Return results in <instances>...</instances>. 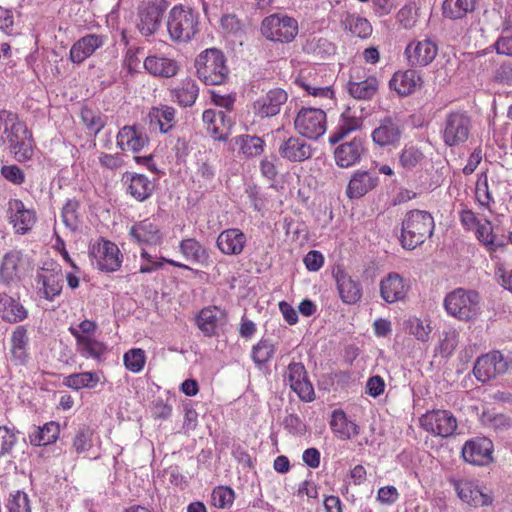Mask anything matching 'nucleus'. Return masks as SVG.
I'll list each match as a JSON object with an SVG mask.
<instances>
[{"mask_svg": "<svg viewBox=\"0 0 512 512\" xmlns=\"http://www.w3.org/2000/svg\"><path fill=\"white\" fill-rule=\"evenodd\" d=\"M94 429L89 425L78 428L72 440V448L77 454L89 451L93 447Z\"/></svg>", "mask_w": 512, "mask_h": 512, "instance_id": "obj_54", "label": "nucleus"}, {"mask_svg": "<svg viewBox=\"0 0 512 512\" xmlns=\"http://www.w3.org/2000/svg\"><path fill=\"white\" fill-rule=\"evenodd\" d=\"M197 77L206 85H220L228 78L226 58L222 51L209 48L195 59Z\"/></svg>", "mask_w": 512, "mask_h": 512, "instance_id": "obj_4", "label": "nucleus"}, {"mask_svg": "<svg viewBox=\"0 0 512 512\" xmlns=\"http://www.w3.org/2000/svg\"><path fill=\"white\" fill-rule=\"evenodd\" d=\"M28 316L27 309L20 303L19 298H14L4 292H0V317L9 323H18Z\"/></svg>", "mask_w": 512, "mask_h": 512, "instance_id": "obj_39", "label": "nucleus"}, {"mask_svg": "<svg viewBox=\"0 0 512 512\" xmlns=\"http://www.w3.org/2000/svg\"><path fill=\"white\" fill-rule=\"evenodd\" d=\"M509 364L500 351H491L477 358L473 373L476 379L482 383L504 374Z\"/></svg>", "mask_w": 512, "mask_h": 512, "instance_id": "obj_13", "label": "nucleus"}, {"mask_svg": "<svg viewBox=\"0 0 512 512\" xmlns=\"http://www.w3.org/2000/svg\"><path fill=\"white\" fill-rule=\"evenodd\" d=\"M89 257L98 270L107 273L118 271L124 258L119 247L104 238H99L90 244Z\"/></svg>", "mask_w": 512, "mask_h": 512, "instance_id": "obj_9", "label": "nucleus"}, {"mask_svg": "<svg viewBox=\"0 0 512 512\" xmlns=\"http://www.w3.org/2000/svg\"><path fill=\"white\" fill-rule=\"evenodd\" d=\"M404 53L411 67H426L436 58L438 45L429 38L414 40L406 46Z\"/></svg>", "mask_w": 512, "mask_h": 512, "instance_id": "obj_15", "label": "nucleus"}, {"mask_svg": "<svg viewBox=\"0 0 512 512\" xmlns=\"http://www.w3.org/2000/svg\"><path fill=\"white\" fill-rule=\"evenodd\" d=\"M287 99L288 95L284 90L279 88L269 90L254 103V112L260 118L273 117L280 112Z\"/></svg>", "mask_w": 512, "mask_h": 512, "instance_id": "obj_28", "label": "nucleus"}, {"mask_svg": "<svg viewBox=\"0 0 512 512\" xmlns=\"http://www.w3.org/2000/svg\"><path fill=\"white\" fill-rule=\"evenodd\" d=\"M362 120L351 114L350 110H346L340 116L339 122L329 136V142L336 144L343 140L350 133L361 128Z\"/></svg>", "mask_w": 512, "mask_h": 512, "instance_id": "obj_43", "label": "nucleus"}, {"mask_svg": "<svg viewBox=\"0 0 512 512\" xmlns=\"http://www.w3.org/2000/svg\"><path fill=\"white\" fill-rule=\"evenodd\" d=\"M140 256H141V259L146 261V263L142 264L139 268V272L142 274L151 273L155 270H158L163 267L164 263H167L173 267H177V268L184 269V270H190V271L193 270L190 266H188L184 263L175 261L173 259L160 257L158 260H156L145 249H142Z\"/></svg>", "mask_w": 512, "mask_h": 512, "instance_id": "obj_52", "label": "nucleus"}, {"mask_svg": "<svg viewBox=\"0 0 512 512\" xmlns=\"http://www.w3.org/2000/svg\"><path fill=\"white\" fill-rule=\"evenodd\" d=\"M145 70L156 77L171 78L179 71L176 60L158 55H148L144 60Z\"/></svg>", "mask_w": 512, "mask_h": 512, "instance_id": "obj_36", "label": "nucleus"}, {"mask_svg": "<svg viewBox=\"0 0 512 512\" xmlns=\"http://www.w3.org/2000/svg\"><path fill=\"white\" fill-rule=\"evenodd\" d=\"M406 328L408 329L409 334L413 335L417 340L422 342L428 341L431 333L429 323L416 316H412L406 321Z\"/></svg>", "mask_w": 512, "mask_h": 512, "instance_id": "obj_59", "label": "nucleus"}, {"mask_svg": "<svg viewBox=\"0 0 512 512\" xmlns=\"http://www.w3.org/2000/svg\"><path fill=\"white\" fill-rule=\"evenodd\" d=\"M179 251L189 262L207 266L210 255L208 249L195 238H185L179 243Z\"/></svg>", "mask_w": 512, "mask_h": 512, "instance_id": "obj_41", "label": "nucleus"}, {"mask_svg": "<svg viewBox=\"0 0 512 512\" xmlns=\"http://www.w3.org/2000/svg\"><path fill=\"white\" fill-rule=\"evenodd\" d=\"M1 176L14 185H22L25 182V174L17 165H3L0 169Z\"/></svg>", "mask_w": 512, "mask_h": 512, "instance_id": "obj_64", "label": "nucleus"}, {"mask_svg": "<svg viewBox=\"0 0 512 512\" xmlns=\"http://www.w3.org/2000/svg\"><path fill=\"white\" fill-rule=\"evenodd\" d=\"M100 382V377L96 372H81L70 374L63 379V385L73 389L80 390L83 388L93 389Z\"/></svg>", "mask_w": 512, "mask_h": 512, "instance_id": "obj_51", "label": "nucleus"}, {"mask_svg": "<svg viewBox=\"0 0 512 512\" xmlns=\"http://www.w3.org/2000/svg\"><path fill=\"white\" fill-rule=\"evenodd\" d=\"M233 142L239 148V154L245 158L257 157L264 151L265 143L257 136L240 135Z\"/></svg>", "mask_w": 512, "mask_h": 512, "instance_id": "obj_49", "label": "nucleus"}, {"mask_svg": "<svg viewBox=\"0 0 512 512\" xmlns=\"http://www.w3.org/2000/svg\"><path fill=\"white\" fill-rule=\"evenodd\" d=\"M224 317V312L218 306L204 307L197 316L198 328L206 335L216 334L218 321Z\"/></svg>", "mask_w": 512, "mask_h": 512, "instance_id": "obj_47", "label": "nucleus"}, {"mask_svg": "<svg viewBox=\"0 0 512 512\" xmlns=\"http://www.w3.org/2000/svg\"><path fill=\"white\" fill-rule=\"evenodd\" d=\"M98 324L85 319L77 327L70 326L69 332L75 338L76 350L84 358L100 360L108 351L106 343L95 338Z\"/></svg>", "mask_w": 512, "mask_h": 512, "instance_id": "obj_5", "label": "nucleus"}, {"mask_svg": "<svg viewBox=\"0 0 512 512\" xmlns=\"http://www.w3.org/2000/svg\"><path fill=\"white\" fill-rule=\"evenodd\" d=\"M286 379L290 388L305 402L314 400V388L307 378V373L302 363L292 362L288 365Z\"/></svg>", "mask_w": 512, "mask_h": 512, "instance_id": "obj_20", "label": "nucleus"}, {"mask_svg": "<svg viewBox=\"0 0 512 512\" xmlns=\"http://www.w3.org/2000/svg\"><path fill=\"white\" fill-rule=\"evenodd\" d=\"M314 75H317L316 71H301L300 75L295 79V83L304 89L309 95L332 99L334 97V92L331 87L319 85L315 78L310 80Z\"/></svg>", "mask_w": 512, "mask_h": 512, "instance_id": "obj_45", "label": "nucleus"}, {"mask_svg": "<svg viewBox=\"0 0 512 512\" xmlns=\"http://www.w3.org/2000/svg\"><path fill=\"white\" fill-rule=\"evenodd\" d=\"M175 109L170 106L155 107L149 113L150 124L160 132L167 133L175 124Z\"/></svg>", "mask_w": 512, "mask_h": 512, "instance_id": "obj_48", "label": "nucleus"}, {"mask_svg": "<svg viewBox=\"0 0 512 512\" xmlns=\"http://www.w3.org/2000/svg\"><path fill=\"white\" fill-rule=\"evenodd\" d=\"M260 32L269 41L282 44L291 43L298 35L299 24L294 17L274 13L262 20Z\"/></svg>", "mask_w": 512, "mask_h": 512, "instance_id": "obj_7", "label": "nucleus"}, {"mask_svg": "<svg viewBox=\"0 0 512 512\" xmlns=\"http://www.w3.org/2000/svg\"><path fill=\"white\" fill-rule=\"evenodd\" d=\"M476 0H444L442 13L445 18L458 20L475 9Z\"/></svg>", "mask_w": 512, "mask_h": 512, "instance_id": "obj_50", "label": "nucleus"}, {"mask_svg": "<svg viewBox=\"0 0 512 512\" xmlns=\"http://www.w3.org/2000/svg\"><path fill=\"white\" fill-rule=\"evenodd\" d=\"M408 290L404 278L396 272L389 273L380 281V295L389 304L404 300Z\"/></svg>", "mask_w": 512, "mask_h": 512, "instance_id": "obj_26", "label": "nucleus"}, {"mask_svg": "<svg viewBox=\"0 0 512 512\" xmlns=\"http://www.w3.org/2000/svg\"><path fill=\"white\" fill-rule=\"evenodd\" d=\"M129 236L139 245L160 246L163 243V233L155 217L135 222L129 229Z\"/></svg>", "mask_w": 512, "mask_h": 512, "instance_id": "obj_16", "label": "nucleus"}, {"mask_svg": "<svg viewBox=\"0 0 512 512\" xmlns=\"http://www.w3.org/2000/svg\"><path fill=\"white\" fill-rule=\"evenodd\" d=\"M443 305L450 316L460 321H473L481 312L482 297L476 290L456 288L445 296Z\"/></svg>", "mask_w": 512, "mask_h": 512, "instance_id": "obj_3", "label": "nucleus"}, {"mask_svg": "<svg viewBox=\"0 0 512 512\" xmlns=\"http://www.w3.org/2000/svg\"><path fill=\"white\" fill-rule=\"evenodd\" d=\"M175 102L180 106H192L199 94V88L195 80L190 77L182 79L180 83L171 91Z\"/></svg>", "mask_w": 512, "mask_h": 512, "instance_id": "obj_44", "label": "nucleus"}, {"mask_svg": "<svg viewBox=\"0 0 512 512\" xmlns=\"http://www.w3.org/2000/svg\"><path fill=\"white\" fill-rule=\"evenodd\" d=\"M435 228L433 216L424 210H410L402 220V246L413 250L431 237Z\"/></svg>", "mask_w": 512, "mask_h": 512, "instance_id": "obj_2", "label": "nucleus"}, {"mask_svg": "<svg viewBox=\"0 0 512 512\" xmlns=\"http://www.w3.org/2000/svg\"><path fill=\"white\" fill-rule=\"evenodd\" d=\"M403 134L399 120L393 116H385L380 119L377 127L372 131V141L380 146H397Z\"/></svg>", "mask_w": 512, "mask_h": 512, "instance_id": "obj_17", "label": "nucleus"}, {"mask_svg": "<svg viewBox=\"0 0 512 512\" xmlns=\"http://www.w3.org/2000/svg\"><path fill=\"white\" fill-rule=\"evenodd\" d=\"M117 146L122 151H130L137 153L141 151L147 144V137L139 131L135 126H124L117 134Z\"/></svg>", "mask_w": 512, "mask_h": 512, "instance_id": "obj_37", "label": "nucleus"}, {"mask_svg": "<svg viewBox=\"0 0 512 512\" xmlns=\"http://www.w3.org/2000/svg\"><path fill=\"white\" fill-rule=\"evenodd\" d=\"M105 37L98 34H88L77 40L70 48L69 59L75 64L83 63L93 53L102 47Z\"/></svg>", "mask_w": 512, "mask_h": 512, "instance_id": "obj_31", "label": "nucleus"}, {"mask_svg": "<svg viewBox=\"0 0 512 512\" xmlns=\"http://www.w3.org/2000/svg\"><path fill=\"white\" fill-rule=\"evenodd\" d=\"M474 231L476 239L488 252L491 260H494L496 257L495 254L498 250L505 249L507 247V244L503 240L499 239L494 233L492 223L488 219L485 223L478 225Z\"/></svg>", "mask_w": 512, "mask_h": 512, "instance_id": "obj_38", "label": "nucleus"}, {"mask_svg": "<svg viewBox=\"0 0 512 512\" xmlns=\"http://www.w3.org/2000/svg\"><path fill=\"white\" fill-rule=\"evenodd\" d=\"M364 142L360 137L337 146L334 150V159L337 166L349 168L357 164L364 153Z\"/></svg>", "mask_w": 512, "mask_h": 512, "instance_id": "obj_29", "label": "nucleus"}, {"mask_svg": "<svg viewBox=\"0 0 512 512\" xmlns=\"http://www.w3.org/2000/svg\"><path fill=\"white\" fill-rule=\"evenodd\" d=\"M329 426L334 436L343 441L358 436L360 432L359 426L342 409L332 411Z\"/></svg>", "mask_w": 512, "mask_h": 512, "instance_id": "obj_33", "label": "nucleus"}, {"mask_svg": "<svg viewBox=\"0 0 512 512\" xmlns=\"http://www.w3.org/2000/svg\"><path fill=\"white\" fill-rule=\"evenodd\" d=\"M279 154L290 162H303L312 157L313 149L298 137H290L279 146Z\"/></svg>", "mask_w": 512, "mask_h": 512, "instance_id": "obj_35", "label": "nucleus"}, {"mask_svg": "<svg viewBox=\"0 0 512 512\" xmlns=\"http://www.w3.org/2000/svg\"><path fill=\"white\" fill-rule=\"evenodd\" d=\"M64 274L61 268L45 269L42 268L36 276L38 293L48 301H53L58 297L63 288Z\"/></svg>", "mask_w": 512, "mask_h": 512, "instance_id": "obj_22", "label": "nucleus"}, {"mask_svg": "<svg viewBox=\"0 0 512 512\" xmlns=\"http://www.w3.org/2000/svg\"><path fill=\"white\" fill-rule=\"evenodd\" d=\"M419 425L424 431L433 436L448 438L457 430L458 421L449 410L433 409L421 415Z\"/></svg>", "mask_w": 512, "mask_h": 512, "instance_id": "obj_11", "label": "nucleus"}, {"mask_svg": "<svg viewBox=\"0 0 512 512\" xmlns=\"http://www.w3.org/2000/svg\"><path fill=\"white\" fill-rule=\"evenodd\" d=\"M122 181L126 193L139 202L150 198L155 188L154 183L143 174L126 172Z\"/></svg>", "mask_w": 512, "mask_h": 512, "instance_id": "obj_27", "label": "nucleus"}, {"mask_svg": "<svg viewBox=\"0 0 512 512\" xmlns=\"http://www.w3.org/2000/svg\"><path fill=\"white\" fill-rule=\"evenodd\" d=\"M24 265V256L20 250L13 249L6 252L0 263V281L6 285L19 281Z\"/></svg>", "mask_w": 512, "mask_h": 512, "instance_id": "obj_24", "label": "nucleus"}, {"mask_svg": "<svg viewBox=\"0 0 512 512\" xmlns=\"http://www.w3.org/2000/svg\"><path fill=\"white\" fill-rule=\"evenodd\" d=\"M247 244L245 233L239 228H228L220 232L216 239V247L228 256L242 254Z\"/></svg>", "mask_w": 512, "mask_h": 512, "instance_id": "obj_25", "label": "nucleus"}, {"mask_svg": "<svg viewBox=\"0 0 512 512\" xmlns=\"http://www.w3.org/2000/svg\"><path fill=\"white\" fill-rule=\"evenodd\" d=\"M449 482L454 487L458 497L465 503L482 507L492 503V497L484 493L479 486L470 479H450Z\"/></svg>", "mask_w": 512, "mask_h": 512, "instance_id": "obj_21", "label": "nucleus"}, {"mask_svg": "<svg viewBox=\"0 0 512 512\" xmlns=\"http://www.w3.org/2000/svg\"><path fill=\"white\" fill-rule=\"evenodd\" d=\"M275 351V345L270 340L262 339L253 347L251 357L257 365H262L273 357Z\"/></svg>", "mask_w": 512, "mask_h": 512, "instance_id": "obj_58", "label": "nucleus"}, {"mask_svg": "<svg viewBox=\"0 0 512 512\" xmlns=\"http://www.w3.org/2000/svg\"><path fill=\"white\" fill-rule=\"evenodd\" d=\"M167 8L166 0H154L139 10L138 29L142 35L150 36L156 32Z\"/></svg>", "mask_w": 512, "mask_h": 512, "instance_id": "obj_18", "label": "nucleus"}, {"mask_svg": "<svg viewBox=\"0 0 512 512\" xmlns=\"http://www.w3.org/2000/svg\"><path fill=\"white\" fill-rule=\"evenodd\" d=\"M202 120L207 132L218 141L226 140L233 126L232 119L226 112L214 109H206L203 112Z\"/></svg>", "mask_w": 512, "mask_h": 512, "instance_id": "obj_23", "label": "nucleus"}, {"mask_svg": "<svg viewBox=\"0 0 512 512\" xmlns=\"http://www.w3.org/2000/svg\"><path fill=\"white\" fill-rule=\"evenodd\" d=\"M337 290L340 299L346 304H355L362 297V287L358 280L352 278L351 275L344 270H338L334 274Z\"/></svg>", "mask_w": 512, "mask_h": 512, "instance_id": "obj_34", "label": "nucleus"}, {"mask_svg": "<svg viewBox=\"0 0 512 512\" xmlns=\"http://www.w3.org/2000/svg\"><path fill=\"white\" fill-rule=\"evenodd\" d=\"M472 127V118L468 112L449 111L443 120L441 138L446 146L459 147L469 140Z\"/></svg>", "mask_w": 512, "mask_h": 512, "instance_id": "obj_6", "label": "nucleus"}, {"mask_svg": "<svg viewBox=\"0 0 512 512\" xmlns=\"http://www.w3.org/2000/svg\"><path fill=\"white\" fill-rule=\"evenodd\" d=\"M146 353L141 348H132L123 355L125 368L132 373H140L146 364Z\"/></svg>", "mask_w": 512, "mask_h": 512, "instance_id": "obj_55", "label": "nucleus"}, {"mask_svg": "<svg viewBox=\"0 0 512 512\" xmlns=\"http://www.w3.org/2000/svg\"><path fill=\"white\" fill-rule=\"evenodd\" d=\"M221 29L228 35H240L244 32V24L235 14H224L220 19Z\"/></svg>", "mask_w": 512, "mask_h": 512, "instance_id": "obj_63", "label": "nucleus"}, {"mask_svg": "<svg viewBox=\"0 0 512 512\" xmlns=\"http://www.w3.org/2000/svg\"><path fill=\"white\" fill-rule=\"evenodd\" d=\"M6 213L14 232L19 235L29 233L37 221L35 210L27 208L20 199H10L7 203Z\"/></svg>", "mask_w": 512, "mask_h": 512, "instance_id": "obj_14", "label": "nucleus"}, {"mask_svg": "<svg viewBox=\"0 0 512 512\" xmlns=\"http://www.w3.org/2000/svg\"><path fill=\"white\" fill-rule=\"evenodd\" d=\"M6 506L8 512H31L28 495L22 491L11 493Z\"/></svg>", "mask_w": 512, "mask_h": 512, "instance_id": "obj_61", "label": "nucleus"}, {"mask_svg": "<svg viewBox=\"0 0 512 512\" xmlns=\"http://www.w3.org/2000/svg\"><path fill=\"white\" fill-rule=\"evenodd\" d=\"M198 16L182 5L174 6L168 16L167 30L172 41H190L198 31Z\"/></svg>", "mask_w": 512, "mask_h": 512, "instance_id": "obj_8", "label": "nucleus"}, {"mask_svg": "<svg viewBox=\"0 0 512 512\" xmlns=\"http://www.w3.org/2000/svg\"><path fill=\"white\" fill-rule=\"evenodd\" d=\"M379 182L375 172L357 170L353 173L346 188L349 199H359L373 190Z\"/></svg>", "mask_w": 512, "mask_h": 512, "instance_id": "obj_30", "label": "nucleus"}, {"mask_svg": "<svg viewBox=\"0 0 512 512\" xmlns=\"http://www.w3.org/2000/svg\"><path fill=\"white\" fill-rule=\"evenodd\" d=\"M493 443L486 437L467 441L462 448L463 459L473 465L485 466L493 461Z\"/></svg>", "mask_w": 512, "mask_h": 512, "instance_id": "obj_19", "label": "nucleus"}, {"mask_svg": "<svg viewBox=\"0 0 512 512\" xmlns=\"http://www.w3.org/2000/svg\"><path fill=\"white\" fill-rule=\"evenodd\" d=\"M11 360L15 365H24L29 357L28 336L25 326H17L11 335Z\"/></svg>", "mask_w": 512, "mask_h": 512, "instance_id": "obj_42", "label": "nucleus"}, {"mask_svg": "<svg viewBox=\"0 0 512 512\" xmlns=\"http://www.w3.org/2000/svg\"><path fill=\"white\" fill-rule=\"evenodd\" d=\"M78 209L79 203L75 199H69L62 209L63 222L71 230H75L78 227Z\"/></svg>", "mask_w": 512, "mask_h": 512, "instance_id": "obj_62", "label": "nucleus"}, {"mask_svg": "<svg viewBox=\"0 0 512 512\" xmlns=\"http://www.w3.org/2000/svg\"><path fill=\"white\" fill-rule=\"evenodd\" d=\"M341 26L345 31L361 39H367L373 31L371 23L366 18L349 12L342 18Z\"/></svg>", "mask_w": 512, "mask_h": 512, "instance_id": "obj_46", "label": "nucleus"}, {"mask_svg": "<svg viewBox=\"0 0 512 512\" xmlns=\"http://www.w3.org/2000/svg\"><path fill=\"white\" fill-rule=\"evenodd\" d=\"M80 117L86 128L95 134L100 132L105 126V121L100 113L95 112L88 107L82 108Z\"/></svg>", "mask_w": 512, "mask_h": 512, "instance_id": "obj_60", "label": "nucleus"}, {"mask_svg": "<svg viewBox=\"0 0 512 512\" xmlns=\"http://www.w3.org/2000/svg\"><path fill=\"white\" fill-rule=\"evenodd\" d=\"M421 75L414 69L397 71L389 81V87L400 96H408L422 86Z\"/></svg>", "mask_w": 512, "mask_h": 512, "instance_id": "obj_32", "label": "nucleus"}, {"mask_svg": "<svg viewBox=\"0 0 512 512\" xmlns=\"http://www.w3.org/2000/svg\"><path fill=\"white\" fill-rule=\"evenodd\" d=\"M235 493L228 486H218L213 489L211 503L218 509H228L233 505Z\"/></svg>", "mask_w": 512, "mask_h": 512, "instance_id": "obj_57", "label": "nucleus"}, {"mask_svg": "<svg viewBox=\"0 0 512 512\" xmlns=\"http://www.w3.org/2000/svg\"><path fill=\"white\" fill-rule=\"evenodd\" d=\"M0 138L18 162H26L34 155L35 142L32 132L17 114L0 110Z\"/></svg>", "mask_w": 512, "mask_h": 512, "instance_id": "obj_1", "label": "nucleus"}, {"mask_svg": "<svg viewBox=\"0 0 512 512\" xmlns=\"http://www.w3.org/2000/svg\"><path fill=\"white\" fill-rule=\"evenodd\" d=\"M60 432V424L49 421L42 426H34L28 434V439L32 446H47L58 440Z\"/></svg>", "mask_w": 512, "mask_h": 512, "instance_id": "obj_40", "label": "nucleus"}, {"mask_svg": "<svg viewBox=\"0 0 512 512\" xmlns=\"http://www.w3.org/2000/svg\"><path fill=\"white\" fill-rule=\"evenodd\" d=\"M475 199L480 207L491 210L494 198L489 190L488 177L485 173L478 176L475 186Z\"/></svg>", "mask_w": 512, "mask_h": 512, "instance_id": "obj_56", "label": "nucleus"}, {"mask_svg": "<svg viewBox=\"0 0 512 512\" xmlns=\"http://www.w3.org/2000/svg\"><path fill=\"white\" fill-rule=\"evenodd\" d=\"M295 130L308 139H319L327 129V116L324 110L302 107L294 119Z\"/></svg>", "mask_w": 512, "mask_h": 512, "instance_id": "obj_10", "label": "nucleus"}, {"mask_svg": "<svg viewBox=\"0 0 512 512\" xmlns=\"http://www.w3.org/2000/svg\"><path fill=\"white\" fill-rule=\"evenodd\" d=\"M379 90V80L375 75H366L365 68L353 67L350 70L347 91L357 100H371Z\"/></svg>", "mask_w": 512, "mask_h": 512, "instance_id": "obj_12", "label": "nucleus"}, {"mask_svg": "<svg viewBox=\"0 0 512 512\" xmlns=\"http://www.w3.org/2000/svg\"><path fill=\"white\" fill-rule=\"evenodd\" d=\"M424 160L423 151L414 144H406L399 154V164L406 170L420 166Z\"/></svg>", "mask_w": 512, "mask_h": 512, "instance_id": "obj_53", "label": "nucleus"}]
</instances>
